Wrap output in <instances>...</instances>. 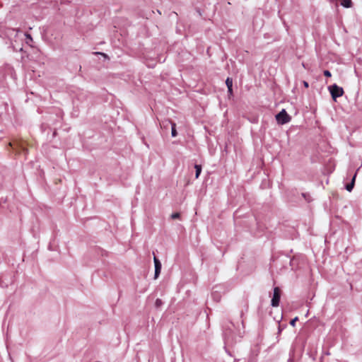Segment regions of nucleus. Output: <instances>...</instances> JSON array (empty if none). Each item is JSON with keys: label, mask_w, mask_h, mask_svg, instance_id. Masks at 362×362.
<instances>
[{"label": "nucleus", "mask_w": 362, "mask_h": 362, "mask_svg": "<svg viewBox=\"0 0 362 362\" xmlns=\"http://www.w3.org/2000/svg\"><path fill=\"white\" fill-rule=\"evenodd\" d=\"M328 89L334 100H336L337 98L342 96L344 94L343 88L338 86L337 84L329 86Z\"/></svg>", "instance_id": "f257e3e1"}, {"label": "nucleus", "mask_w": 362, "mask_h": 362, "mask_svg": "<svg viewBox=\"0 0 362 362\" xmlns=\"http://www.w3.org/2000/svg\"><path fill=\"white\" fill-rule=\"evenodd\" d=\"M291 117L287 114L285 110H282L276 115V119L279 124H284L291 121Z\"/></svg>", "instance_id": "f03ea898"}, {"label": "nucleus", "mask_w": 362, "mask_h": 362, "mask_svg": "<svg viewBox=\"0 0 362 362\" xmlns=\"http://www.w3.org/2000/svg\"><path fill=\"white\" fill-rule=\"evenodd\" d=\"M280 289L278 287L274 288L273 297L272 299V305L273 307H277L280 301Z\"/></svg>", "instance_id": "7ed1b4c3"}, {"label": "nucleus", "mask_w": 362, "mask_h": 362, "mask_svg": "<svg viewBox=\"0 0 362 362\" xmlns=\"http://www.w3.org/2000/svg\"><path fill=\"white\" fill-rule=\"evenodd\" d=\"M153 262L155 264V279H157L161 271V263L156 257H154Z\"/></svg>", "instance_id": "20e7f679"}, {"label": "nucleus", "mask_w": 362, "mask_h": 362, "mask_svg": "<svg viewBox=\"0 0 362 362\" xmlns=\"http://www.w3.org/2000/svg\"><path fill=\"white\" fill-rule=\"evenodd\" d=\"M10 146L13 148V150L18 151V149L25 151V146L22 141H15L13 143H10Z\"/></svg>", "instance_id": "39448f33"}, {"label": "nucleus", "mask_w": 362, "mask_h": 362, "mask_svg": "<svg viewBox=\"0 0 362 362\" xmlns=\"http://www.w3.org/2000/svg\"><path fill=\"white\" fill-rule=\"evenodd\" d=\"M356 174L354 175V176L352 178V180L351 182V183L346 185V189L349 192H351L353 188H354V182H355V179H356Z\"/></svg>", "instance_id": "423d86ee"}, {"label": "nucleus", "mask_w": 362, "mask_h": 362, "mask_svg": "<svg viewBox=\"0 0 362 362\" xmlns=\"http://www.w3.org/2000/svg\"><path fill=\"white\" fill-rule=\"evenodd\" d=\"M341 5L345 8H350L352 6L351 0H341Z\"/></svg>", "instance_id": "0eeeda50"}, {"label": "nucleus", "mask_w": 362, "mask_h": 362, "mask_svg": "<svg viewBox=\"0 0 362 362\" xmlns=\"http://www.w3.org/2000/svg\"><path fill=\"white\" fill-rule=\"evenodd\" d=\"M171 124V134L173 137H175L177 135V130L175 129L176 124L174 122H170Z\"/></svg>", "instance_id": "6e6552de"}, {"label": "nucleus", "mask_w": 362, "mask_h": 362, "mask_svg": "<svg viewBox=\"0 0 362 362\" xmlns=\"http://www.w3.org/2000/svg\"><path fill=\"white\" fill-rule=\"evenodd\" d=\"M194 168L196 170L195 177L198 178L202 172V166L199 165H195Z\"/></svg>", "instance_id": "1a4fd4ad"}, {"label": "nucleus", "mask_w": 362, "mask_h": 362, "mask_svg": "<svg viewBox=\"0 0 362 362\" xmlns=\"http://www.w3.org/2000/svg\"><path fill=\"white\" fill-rule=\"evenodd\" d=\"M226 84L228 88H230V87H233V80L230 78H227L226 80Z\"/></svg>", "instance_id": "9d476101"}, {"label": "nucleus", "mask_w": 362, "mask_h": 362, "mask_svg": "<svg viewBox=\"0 0 362 362\" xmlns=\"http://www.w3.org/2000/svg\"><path fill=\"white\" fill-rule=\"evenodd\" d=\"M23 36H25L26 37V43L27 44H29L30 42L33 41V38H32V37L30 36V34L25 33V34H23Z\"/></svg>", "instance_id": "9b49d317"}, {"label": "nucleus", "mask_w": 362, "mask_h": 362, "mask_svg": "<svg viewBox=\"0 0 362 362\" xmlns=\"http://www.w3.org/2000/svg\"><path fill=\"white\" fill-rule=\"evenodd\" d=\"M19 30H11V33H10V36H12L13 35H14V37H17L18 33H19Z\"/></svg>", "instance_id": "f8f14e48"}, {"label": "nucleus", "mask_w": 362, "mask_h": 362, "mask_svg": "<svg viewBox=\"0 0 362 362\" xmlns=\"http://www.w3.org/2000/svg\"><path fill=\"white\" fill-rule=\"evenodd\" d=\"M163 304V302L160 299H156L155 302V305L158 308Z\"/></svg>", "instance_id": "ddd939ff"}, {"label": "nucleus", "mask_w": 362, "mask_h": 362, "mask_svg": "<svg viewBox=\"0 0 362 362\" xmlns=\"http://www.w3.org/2000/svg\"><path fill=\"white\" fill-rule=\"evenodd\" d=\"M180 216V214L179 213H174L171 215V218L172 219H177V218H179Z\"/></svg>", "instance_id": "4468645a"}, {"label": "nucleus", "mask_w": 362, "mask_h": 362, "mask_svg": "<svg viewBox=\"0 0 362 362\" xmlns=\"http://www.w3.org/2000/svg\"><path fill=\"white\" fill-rule=\"evenodd\" d=\"M297 320H298V317H296L295 318L291 320V321L290 322L291 325L294 327L296 325V322Z\"/></svg>", "instance_id": "2eb2a0df"}, {"label": "nucleus", "mask_w": 362, "mask_h": 362, "mask_svg": "<svg viewBox=\"0 0 362 362\" xmlns=\"http://www.w3.org/2000/svg\"><path fill=\"white\" fill-rule=\"evenodd\" d=\"M324 75L327 77H330L332 76L331 72L328 70L324 71Z\"/></svg>", "instance_id": "dca6fc26"}, {"label": "nucleus", "mask_w": 362, "mask_h": 362, "mask_svg": "<svg viewBox=\"0 0 362 362\" xmlns=\"http://www.w3.org/2000/svg\"><path fill=\"white\" fill-rule=\"evenodd\" d=\"M228 91L229 95H232L233 94L232 87H230V88H228Z\"/></svg>", "instance_id": "f3484780"}, {"label": "nucleus", "mask_w": 362, "mask_h": 362, "mask_svg": "<svg viewBox=\"0 0 362 362\" xmlns=\"http://www.w3.org/2000/svg\"><path fill=\"white\" fill-rule=\"evenodd\" d=\"M303 86L305 87V88H308L309 85H308V83L307 81H303Z\"/></svg>", "instance_id": "a211bd4d"}, {"label": "nucleus", "mask_w": 362, "mask_h": 362, "mask_svg": "<svg viewBox=\"0 0 362 362\" xmlns=\"http://www.w3.org/2000/svg\"><path fill=\"white\" fill-rule=\"evenodd\" d=\"M95 54H103V56L106 57V54H103V53H100V52H96Z\"/></svg>", "instance_id": "6ab92c4d"}]
</instances>
